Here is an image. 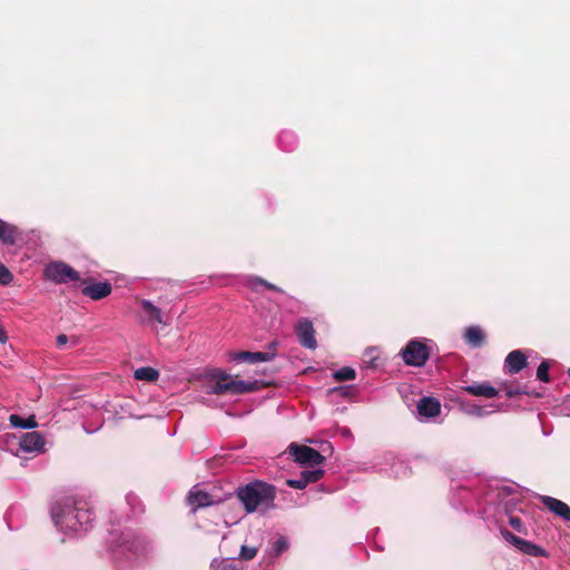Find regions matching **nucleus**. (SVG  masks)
<instances>
[{
  "instance_id": "1",
  "label": "nucleus",
  "mask_w": 570,
  "mask_h": 570,
  "mask_svg": "<svg viewBox=\"0 0 570 570\" xmlns=\"http://www.w3.org/2000/svg\"><path fill=\"white\" fill-rule=\"evenodd\" d=\"M238 500L247 513H254L259 507L269 508L276 498V488L263 481H253L236 490Z\"/></svg>"
},
{
  "instance_id": "2",
  "label": "nucleus",
  "mask_w": 570,
  "mask_h": 570,
  "mask_svg": "<svg viewBox=\"0 0 570 570\" xmlns=\"http://www.w3.org/2000/svg\"><path fill=\"white\" fill-rule=\"evenodd\" d=\"M503 490H493L484 499L483 514L485 519L494 518L500 521L501 517H508L509 524L518 532H524L522 520L514 515L511 503L503 497Z\"/></svg>"
},
{
  "instance_id": "3",
  "label": "nucleus",
  "mask_w": 570,
  "mask_h": 570,
  "mask_svg": "<svg viewBox=\"0 0 570 570\" xmlns=\"http://www.w3.org/2000/svg\"><path fill=\"white\" fill-rule=\"evenodd\" d=\"M400 392L407 407L413 412L416 411L419 417L425 421L428 419V395L419 386L412 384L402 385Z\"/></svg>"
},
{
  "instance_id": "4",
  "label": "nucleus",
  "mask_w": 570,
  "mask_h": 570,
  "mask_svg": "<svg viewBox=\"0 0 570 570\" xmlns=\"http://www.w3.org/2000/svg\"><path fill=\"white\" fill-rule=\"evenodd\" d=\"M216 383L213 386V393L222 395L225 393H232L235 395L245 394L256 390V382H245L240 380H234L226 373H219Z\"/></svg>"
},
{
  "instance_id": "5",
  "label": "nucleus",
  "mask_w": 570,
  "mask_h": 570,
  "mask_svg": "<svg viewBox=\"0 0 570 570\" xmlns=\"http://www.w3.org/2000/svg\"><path fill=\"white\" fill-rule=\"evenodd\" d=\"M76 510L73 503L67 500L63 503H56L51 508V517L57 527L62 530L78 531V518H75Z\"/></svg>"
},
{
  "instance_id": "6",
  "label": "nucleus",
  "mask_w": 570,
  "mask_h": 570,
  "mask_svg": "<svg viewBox=\"0 0 570 570\" xmlns=\"http://www.w3.org/2000/svg\"><path fill=\"white\" fill-rule=\"evenodd\" d=\"M287 452L301 465L318 466L325 461V456L317 450L294 442L287 446Z\"/></svg>"
},
{
  "instance_id": "7",
  "label": "nucleus",
  "mask_w": 570,
  "mask_h": 570,
  "mask_svg": "<svg viewBox=\"0 0 570 570\" xmlns=\"http://www.w3.org/2000/svg\"><path fill=\"white\" fill-rule=\"evenodd\" d=\"M45 275L48 279L57 284L80 279L79 273L63 262H52L48 264L45 268Z\"/></svg>"
},
{
  "instance_id": "8",
  "label": "nucleus",
  "mask_w": 570,
  "mask_h": 570,
  "mask_svg": "<svg viewBox=\"0 0 570 570\" xmlns=\"http://www.w3.org/2000/svg\"><path fill=\"white\" fill-rule=\"evenodd\" d=\"M402 357L407 365L421 366L428 360V346L417 341H410L402 350Z\"/></svg>"
},
{
  "instance_id": "9",
  "label": "nucleus",
  "mask_w": 570,
  "mask_h": 570,
  "mask_svg": "<svg viewBox=\"0 0 570 570\" xmlns=\"http://www.w3.org/2000/svg\"><path fill=\"white\" fill-rule=\"evenodd\" d=\"M295 333L302 346L309 350L316 348L317 342L315 338V330L313 323L308 318L303 317L297 322Z\"/></svg>"
},
{
  "instance_id": "10",
  "label": "nucleus",
  "mask_w": 570,
  "mask_h": 570,
  "mask_svg": "<svg viewBox=\"0 0 570 570\" xmlns=\"http://www.w3.org/2000/svg\"><path fill=\"white\" fill-rule=\"evenodd\" d=\"M20 449L24 452H40L45 446V439L39 432H27L21 435Z\"/></svg>"
},
{
  "instance_id": "11",
  "label": "nucleus",
  "mask_w": 570,
  "mask_h": 570,
  "mask_svg": "<svg viewBox=\"0 0 570 570\" xmlns=\"http://www.w3.org/2000/svg\"><path fill=\"white\" fill-rule=\"evenodd\" d=\"M186 500L188 505L193 508V512L197 509L207 508L214 504L212 495L196 487L188 492Z\"/></svg>"
},
{
  "instance_id": "12",
  "label": "nucleus",
  "mask_w": 570,
  "mask_h": 570,
  "mask_svg": "<svg viewBox=\"0 0 570 570\" xmlns=\"http://www.w3.org/2000/svg\"><path fill=\"white\" fill-rule=\"evenodd\" d=\"M462 390L473 396H482L487 399L495 397L499 394V390L488 382H473L464 385Z\"/></svg>"
},
{
  "instance_id": "13",
  "label": "nucleus",
  "mask_w": 570,
  "mask_h": 570,
  "mask_svg": "<svg viewBox=\"0 0 570 570\" xmlns=\"http://www.w3.org/2000/svg\"><path fill=\"white\" fill-rule=\"evenodd\" d=\"M541 502L556 515L562 518L566 521H570V507L563 501L552 497L543 495L541 497Z\"/></svg>"
},
{
  "instance_id": "14",
  "label": "nucleus",
  "mask_w": 570,
  "mask_h": 570,
  "mask_svg": "<svg viewBox=\"0 0 570 570\" xmlns=\"http://www.w3.org/2000/svg\"><path fill=\"white\" fill-rule=\"evenodd\" d=\"M81 293L94 301L107 297L111 293V285L108 282L94 283L81 289Z\"/></svg>"
},
{
  "instance_id": "15",
  "label": "nucleus",
  "mask_w": 570,
  "mask_h": 570,
  "mask_svg": "<svg viewBox=\"0 0 570 570\" xmlns=\"http://www.w3.org/2000/svg\"><path fill=\"white\" fill-rule=\"evenodd\" d=\"M463 340L469 346L478 348L484 344L485 333L479 325H471L464 330Z\"/></svg>"
},
{
  "instance_id": "16",
  "label": "nucleus",
  "mask_w": 570,
  "mask_h": 570,
  "mask_svg": "<svg viewBox=\"0 0 570 570\" xmlns=\"http://www.w3.org/2000/svg\"><path fill=\"white\" fill-rule=\"evenodd\" d=\"M237 362H247L250 364L268 362L274 358V352H248L243 351L239 353H235L234 357Z\"/></svg>"
},
{
  "instance_id": "17",
  "label": "nucleus",
  "mask_w": 570,
  "mask_h": 570,
  "mask_svg": "<svg viewBox=\"0 0 570 570\" xmlns=\"http://www.w3.org/2000/svg\"><path fill=\"white\" fill-rule=\"evenodd\" d=\"M527 365V357L520 350H514L505 357L504 366L511 374L519 373Z\"/></svg>"
},
{
  "instance_id": "18",
  "label": "nucleus",
  "mask_w": 570,
  "mask_h": 570,
  "mask_svg": "<svg viewBox=\"0 0 570 570\" xmlns=\"http://www.w3.org/2000/svg\"><path fill=\"white\" fill-rule=\"evenodd\" d=\"M461 410L468 415L475 416V417H483L491 413L497 412L498 406L491 405L488 407V406H482V405H479L475 403L462 402Z\"/></svg>"
},
{
  "instance_id": "19",
  "label": "nucleus",
  "mask_w": 570,
  "mask_h": 570,
  "mask_svg": "<svg viewBox=\"0 0 570 570\" xmlns=\"http://www.w3.org/2000/svg\"><path fill=\"white\" fill-rule=\"evenodd\" d=\"M73 507L76 510L75 518H78L79 529L86 528L92 521L94 512L88 508L85 501L73 502Z\"/></svg>"
},
{
  "instance_id": "20",
  "label": "nucleus",
  "mask_w": 570,
  "mask_h": 570,
  "mask_svg": "<svg viewBox=\"0 0 570 570\" xmlns=\"http://www.w3.org/2000/svg\"><path fill=\"white\" fill-rule=\"evenodd\" d=\"M17 239V228L0 219V240L6 245H13Z\"/></svg>"
},
{
  "instance_id": "21",
  "label": "nucleus",
  "mask_w": 570,
  "mask_h": 570,
  "mask_svg": "<svg viewBox=\"0 0 570 570\" xmlns=\"http://www.w3.org/2000/svg\"><path fill=\"white\" fill-rule=\"evenodd\" d=\"M519 551H521L524 554L532 556V557H543L546 556V551L542 547L527 540H521L519 542V547L517 548Z\"/></svg>"
},
{
  "instance_id": "22",
  "label": "nucleus",
  "mask_w": 570,
  "mask_h": 570,
  "mask_svg": "<svg viewBox=\"0 0 570 570\" xmlns=\"http://www.w3.org/2000/svg\"><path fill=\"white\" fill-rule=\"evenodd\" d=\"M9 422L12 426L21 429H33L38 426L35 415H30L29 417L24 419L18 414H11Z\"/></svg>"
},
{
  "instance_id": "23",
  "label": "nucleus",
  "mask_w": 570,
  "mask_h": 570,
  "mask_svg": "<svg viewBox=\"0 0 570 570\" xmlns=\"http://www.w3.org/2000/svg\"><path fill=\"white\" fill-rule=\"evenodd\" d=\"M159 373L157 370L150 366H142L135 371L134 377L139 381L155 382L157 381Z\"/></svg>"
},
{
  "instance_id": "24",
  "label": "nucleus",
  "mask_w": 570,
  "mask_h": 570,
  "mask_svg": "<svg viewBox=\"0 0 570 570\" xmlns=\"http://www.w3.org/2000/svg\"><path fill=\"white\" fill-rule=\"evenodd\" d=\"M141 307L144 308V311L149 316V321H154V322H157L159 324H165V322L163 320L161 311L157 306H155L150 301L142 299L141 301Z\"/></svg>"
},
{
  "instance_id": "25",
  "label": "nucleus",
  "mask_w": 570,
  "mask_h": 570,
  "mask_svg": "<svg viewBox=\"0 0 570 570\" xmlns=\"http://www.w3.org/2000/svg\"><path fill=\"white\" fill-rule=\"evenodd\" d=\"M333 377L338 381H352L356 377V372L350 366H344L333 373Z\"/></svg>"
},
{
  "instance_id": "26",
  "label": "nucleus",
  "mask_w": 570,
  "mask_h": 570,
  "mask_svg": "<svg viewBox=\"0 0 570 570\" xmlns=\"http://www.w3.org/2000/svg\"><path fill=\"white\" fill-rule=\"evenodd\" d=\"M324 475V470L322 469H314V470H306L301 473V476L304 479L305 483H314L317 482L320 479H322Z\"/></svg>"
},
{
  "instance_id": "27",
  "label": "nucleus",
  "mask_w": 570,
  "mask_h": 570,
  "mask_svg": "<svg viewBox=\"0 0 570 570\" xmlns=\"http://www.w3.org/2000/svg\"><path fill=\"white\" fill-rule=\"evenodd\" d=\"M549 368H550V364L548 361H543L538 370H537V376L540 381L542 382H549L550 377H549Z\"/></svg>"
},
{
  "instance_id": "28",
  "label": "nucleus",
  "mask_w": 570,
  "mask_h": 570,
  "mask_svg": "<svg viewBox=\"0 0 570 570\" xmlns=\"http://www.w3.org/2000/svg\"><path fill=\"white\" fill-rule=\"evenodd\" d=\"M500 532L507 542L511 543L515 548L519 547V542H521L522 540L521 538L517 537L515 534H513L512 532L504 528H501Z\"/></svg>"
},
{
  "instance_id": "29",
  "label": "nucleus",
  "mask_w": 570,
  "mask_h": 570,
  "mask_svg": "<svg viewBox=\"0 0 570 570\" xmlns=\"http://www.w3.org/2000/svg\"><path fill=\"white\" fill-rule=\"evenodd\" d=\"M441 414V403L439 400L430 396V421L434 420Z\"/></svg>"
},
{
  "instance_id": "30",
  "label": "nucleus",
  "mask_w": 570,
  "mask_h": 570,
  "mask_svg": "<svg viewBox=\"0 0 570 570\" xmlns=\"http://www.w3.org/2000/svg\"><path fill=\"white\" fill-rule=\"evenodd\" d=\"M257 549L254 547L242 546L239 558L243 560H252L256 557Z\"/></svg>"
},
{
  "instance_id": "31",
  "label": "nucleus",
  "mask_w": 570,
  "mask_h": 570,
  "mask_svg": "<svg viewBox=\"0 0 570 570\" xmlns=\"http://www.w3.org/2000/svg\"><path fill=\"white\" fill-rule=\"evenodd\" d=\"M12 281V275L10 271L0 263V284L7 285Z\"/></svg>"
},
{
  "instance_id": "32",
  "label": "nucleus",
  "mask_w": 570,
  "mask_h": 570,
  "mask_svg": "<svg viewBox=\"0 0 570 570\" xmlns=\"http://www.w3.org/2000/svg\"><path fill=\"white\" fill-rule=\"evenodd\" d=\"M274 552L276 556H279L288 548V543L285 538H279L274 542Z\"/></svg>"
},
{
  "instance_id": "33",
  "label": "nucleus",
  "mask_w": 570,
  "mask_h": 570,
  "mask_svg": "<svg viewBox=\"0 0 570 570\" xmlns=\"http://www.w3.org/2000/svg\"><path fill=\"white\" fill-rule=\"evenodd\" d=\"M215 570H240L234 561L222 560L217 563Z\"/></svg>"
},
{
  "instance_id": "34",
  "label": "nucleus",
  "mask_w": 570,
  "mask_h": 570,
  "mask_svg": "<svg viewBox=\"0 0 570 570\" xmlns=\"http://www.w3.org/2000/svg\"><path fill=\"white\" fill-rule=\"evenodd\" d=\"M286 484L291 488L303 490L307 487V483H305L304 479L299 475L298 479H288L286 481Z\"/></svg>"
},
{
  "instance_id": "35",
  "label": "nucleus",
  "mask_w": 570,
  "mask_h": 570,
  "mask_svg": "<svg viewBox=\"0 0 570 570\" xmlns=\"http://www.w3.org/2000/svg\"><path fill=\"white\" fill-rule=\"evenodd\" d=\"M257 283L263 285L265 288L269 289V291H275V292H278V293H282V288H279L278 286L263 279V278H258L257 279Z\"/></svg>"
},
{
  "instance_id": "36",
  "label": "nucleus",
  "mask_w": 570,
  "mask_h": 570,
  "mask_svg": "<svg viewBox=\"0 0 570 570\" xmlns=\"http://www.w3.org/2000/svg\"><path fill=\"white\" fill-rule=\"evenodd\" d=\"M68 343V336L66 334H59L57 336V346L63 347Z\"/></svg>"
},
{
  "instance_id": "37",
  "label": "nucleus",
  "mask_w": 570,
  "mask_h": 570,
  "mask_svg": "<svg viewBox=\"0 0 570 570\" xmlns=\"http://www.w3.org/2000/svg\"><path fill=\"white\" fill-rule=\"evenodd\" d=\"M277 345H278L277 341H274L268 344V352H274V356L276 355Z\"/></svg>"
},
{
  "instance_id": "38",
  "label": "nucleus",
  "mask_w": 570,
  "mask_h": 570,
  "mask_svg": "<svg viewBox=\"0 0 570 570\" xmlns=\"http://www.w3.org/2000/svg\"><path fill=\"white\" fill-rule=\"evenodd\" d=\"M334 391L340 392L341 395H343V396H346L348 387H338V389H335Z\"/></svg>"
},
{
  "instance_id": "39",
  "label": "nucleus",
  "mask_w": 570,
  "mask_h": 570,
  "mask_svg": "<svg viewBox=\"0 0 570 570\" xmlns=\"http://www.w3.org/2000/svg\"><path fill=\"white\" fill-rule=\"evenodd\" d=\"M121 544L125 546V548L128 550H134V546H135L134 542L129 543L128 541H126V542H122Z\"/></svg>"
},
{
  "instance_id": "40",
  "label": "nucleus",
  "mask_w": 570,
  "mask_h": 570,
  "mask_svg": "<svg viewBox=\"0 0 570 570\" xmlns=\"http://www.w3.org/2000/svg\"><path fill=\"white\" fill-rule=\"evenodd\" d=\"M517 393H519V391H512V390H509V391L507 392V394H508L509 396H513V395H514V394H517Z\"/></svg>"
},
{
  "instance_id": "41",
  "label": "nucleus",
  "mask_w": 570,
  "mask_h": 570,
  "mask_svg": "<svg viewBox=\"0 0 570 570\" xmlns=\"http://www.w3.org/2000/svg\"><path fill=\"white\" fill-rule=\"evenodd\" d=\"M568 375H569V377H570V368L568 370Z\"/></svg>"
}]
</instances>
